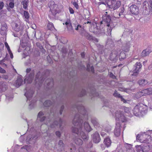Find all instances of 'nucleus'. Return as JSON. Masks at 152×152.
I'll return each mask as SVG.
<instances>
[{
	"label": "nucleus",
	"mask_w": 152,
	"mask_h": 152,
	"mask_svg": "<svg viewBox=\"0 0 152 152\" xmlns=\"http://www.w3.org/2000/svg\"><path fill=\"white\" fill-rule=\"evenodd\" d=\"M82 119L80 118L79 115H76L75 116L73 123L75 127H73L72 132L77 135L75 137L74 141L76 145L79 146L82 145L83 141L81 139L78 137V135H80L84 140H87L88 139V135L86 134L83 131H81L82 130Z\"/></svg>",
	"instance_id": "1"
},
{
	"label": "nucleus",
	"mask_w": 152,
	"mask_h": 152,
	"mask_svg": "<svg viewBox=\"0 0 152 152\" xmlns=\"http://www.w3.org/2000/svg\"><path fill=\"white\" fill-rule=\"evenodd\" d=\"M148 106L142 103L137 104L134 107L133 110V113L136 116L141 113H144L148 110Z\"/></svg>",
	"instance_id": "2"
},
{
	"label": "nucleus",
	"mask_w": 152,
	"mask_h": 152,
	"mask_svg": "<svg viewBox=\"0 0 152 152\" xmlns=\"http://www.w3.org/2000/svg\"><path fill=\"white\" fill-rule=\"evenodd\" d=\"M108 7L114 10L118 9L121 5V2L116 0H109L107 3Z\"/></svg>",
	"instance_id": "3"
},
{
	"label": "nucleus",
	"mask_w": 152,
	"mask_h": 152,
	"mask_svg": "<svg viewBox=\"0 0 152 152\" xmlns=\"http://www.w3.org/2000/svg\"><path fill=\"white\" fill-rule=\"evenodd\" d=\"M107 18H108V20L107 19H106L107 20H105V21L107 22L106 25L107 27V31L106 32L107 34L108 35L110 36L111 34L112 30L113 28L114 27V26L113 25L112 23L110 22L111 19L110 17L109 16H108Z\"/></svg>",
	"instance_id": "4"
},
{
	"label": "nucleus",
	"mask_w": 152,
	"mask_h": 152,
	"mask_svg": "<svg viewBox=\"0 0 152 152\" xmlns=\"http://www.w3.org/2000/svg\"><path fill=\"white\" fill-rule=\"evenodd\" d=\"M152 94V88H149L142 90L137 93V95H139L140 97L144 96L149 95Z\"/></svg>",
	"instance_id": "5"
},
{
	"label": "nucleus",
	"mask_w": 152,
	"mask_h": 152,
	"mask_svg": "<svg viewBox=\"0 0 152 152\" xmlns=\"http://www.w3.org/2000/svg\"><path fill=\"white\" fill-rule=\"evenodd\" d=\"M49 7L50 8V10L51 12L53 15H55L57 13V6L55 4V2L53 1H51L48 4Z\"/></svg>",
	"instance_id": "6"
},
{
	"label": "nucleus",
	"mask_w": 152,
	"mask_h": 152,
	"mask_svg": "<svg viewBox=\"0 0 152 152\" xmlns=\"http://www.w3.org/2000/svg\"><path fill=\"white\" fill-rule=\"evenodd\" d=\"M152 139L151 136L145 135V136H142L140 137V142L142 143H149L152 141Z\"/></svg>",
	"instance_id": "7"
},
{
	"label": "nucleus",
	"mask_w": 152,
	"mask_h": 152,
	"mask_svg": "<svg viewBox=\"0 0 152 152\" xmlns=\"http://www.w3.org/2000/svg\"><path fill=\"white\" fill-rule=\"evenodd\" d=\"M93 141L95 143H99L101 140L100 135L97 132H95L92 135Z\"/></svg>",
	"instance_id": "8"
},
{
	"label": "nucleus",
	"mask_w": 152,
	"mask_h": 152,
	"mask_svg": "<svg viewBox=\"0 0 152 152\" xmlns=\"http://www.w3.org/2000/svg\"><path fill=\"white\" fill-rule=\"evenodd\" d=\"M152 7V2L151 0H148V1H145L143 4V9L147 10L148 9H151Z\"/></svg>",
	"instance_id": "9"
},
{
	"label": "nucleus",
	"mask_w": 152,
	"mask_h": 152,
	"mask_svg": "<svg viewBox=\"0 0 152 152\" xmlns=\"http://www.w3.org/2000/svg\"><path fill=\"white\" fill-rule=\"evenodd\" d=\"M141 64L140 62H137L134 65L135 69L133 71L134 75H136L138 73L142 67Z\"/></svg>",
	"instance_id": "10"
},
{
	"label": "nucleus",
	"mask_w": 152,
	"mask_h": 152,
	"mask_svg": "<svg viewBox=\"0 0 152 152\" xmlns=\"http://www.w3.org/2000/svg\"><path fill=\"white\" fill-rule=\"evenodd\" d=\"M130 11L133 14L137 15L139 12V9L134 4L130 7Z\"/></svg>",
	"instance_id": "11"
},
{
	"label": "nucleus",
	"mask_w": 152,
	"mask_h": 152,
	"mask_svg": "<svg viewBox=\"0 0 152 152\" xmlns=\"http://www.w3.org/2000/svg\"><path fill=\"white\" fill-rule=\"evenodd\" d=\"M118 53L117 50H113L110 55V58L111 60H113L115 59L118 55Z\"/></svg>",
	"instance_id": "12"
},
{
	"label": "nucleus",
	"mask_w": 152,
	"mask_h": 152,
	"mask_svg": "<svg viewBox=\"0 0 152 152\" xmlns=\"http://www.w3.org/2000/svg\"><path fill=\"white\" fill-rule=\"evenodd\" d=\"M64 145L63 141L61 140H60L58 142V147H56V148L58 149V150L62 151L64 150Z\"/></svg>",
	"instance_id": "13"
},
{
	"label": "nucleus",
	"mask_w": 152,
	"mask_h": 152,
	"mask_svg": "<svg viewBox=\"0 0 152 152\" xmlns=\"http://www.w3.org/2000/svg\"><path fill=\"white\" fill-rule=\"evenodd\" d=\"M151 52V49L149 48H147L142 51L141 54V56L142 57L147 56Z\"/></svg>",
	"instance_id": "14"
},
{
	"label": "nucleus",
	"mask_w": 152,
	"mask_h": 152,
	"mask_svg": "<svg viewBox=\"0 0 152 152\" xmlns=\"http://www.w3.org/2000/svg\"><path fill=\"white\" fill-rule=\"evenodd\" d=\"M65 24L66 25V28L68 31L73 30V27L70 19L67 20L66 21L65 23Z\"/></svg>",
	"instance_id": "15"
},
{
	"label": "nucleus",
	"mask_w": 152,
	"mask_h": 152,
	"mask_svg": "<svg viewBox=\"0 0 152 152\" xmlns=\"http://www.w3.org/2000/svg\"><path fill=\"white\" fill-rule=\"evenodd\" d=\"M120 12H116L113 14V16L116 18H119L121 15L123 14L124 12V8H122L120 10Z\"/></svg>",
	"instance_id": "16"
},
{
	"label": "nucleus",
	"mask_w": 152,
	"mask_h": 152,
	"mask_svg": "<svg viewBox=\"0 0 152 152\" xmlns=\"http://www.w3.org/2000/svg\"><path fill=\"white\" fill-rule=\"evenodd\" d=\"M7 27V25L5 23L1 25V33L2 35H4L5 34Z\"/></svg>",
	"instance_id": "17"
},
{
	"label": "nucleus",
	"mask_w": 152,
	"mask_h": 152,
	"mask_svg": "<svg viewBox=\"0 0 152 152\" xmlns=\"http://www.w3.org/2000/svg\"><path fill=\"white\" fill-rule=\"evenodd\" d=\"M23 29V27L21 26L20 23H19L18 24L16 23H15V26L14 27V30L15 31L19 32Z\"/></svg>",
	"instance_id": "18"
},
{
	"label": "nucleus",
	"mask_w": 152,
	"mask_h": 152,
	"mask_svg": "<svg viewBox=\"0 0 152 152\" xmlns=\"http://www.w3.org/2000/svg\"><path fill=\"white\" fill-rule=\"evenodd\" d=\"M7 88L6 83L4 82H0V90L2 91H4Z\"/></svg>",
	"instance_id": "19"
},
{
	"label": "nucleus",
	"mask_w": 152,
	"mask_h": 152,
	"mask_svg": "<svg viewBox=\"0 0 152 152\" xmlns=\"http://www.w3.org/2000/svg\"><path fill=\"white\" fill-rule=\"evenodd\" d=\"M104 144L107 147L110 146L111 143V140L109 137L105 138L104 140Z\"/></svg>",
	"instance_id": "20"
},
{
	"label": "nucleus",
	"mask_w": 152,
	"mask_h": 152,
	"mask_svg": "<svg viewBox=\"0 0 152 152\" xmlns=\"http://www.w3.org/2000/svg\"><path fill=\"white\" fill-rule=\"evenodd\" d=\"M23 82V80L20 78H18L16 81L15 86L17 88H18L20 86Z\"/></svg>",
	"instance_id": "21"
},
{
	"label": "nucleus",
	"mask_w": 152,
	"mask_h": 152,
	"mask_svg": "<svg viewBox=\"0 0 152 152\" xmlns=\"http://www.w3.org/2000/svg\"><path fill=\"white\" fill-rule=\"evenodd\" d=\"M84 126L85 129L86 131L89 132L92 129L88 123L87 122H85Z\"/></svg>",
	"instance_id": "22"
},
{
	"label": "nucleus",
	"mask_w": 152,
	"mask_h": 152,
	"mask_svg": "<svg viewBox=\"0 0 152 152\" xmlns=\"http://www.w3.org/2000/svg\"><path fill=\"white\" fill-rule=\"evenodd\" d=\"M115 115L116 120H118L123 115L122 112L120 110L117 111L115 113Z\"/></svg>",
	"instance_id": "23"
},
{
	"label": "nucleus",
	"mask_w": 152,
	"mask_h": 152,
	"mask_svg": "<svg viewBox=\"0 0 152 152\" xmlns=\"http://www.w3.org/2000/svg\"><path fill=\"white\" fill-rule=\"evenodd\" d=\"M47 29L50 31H53L55 28L53 24L51 22H49L47 25Z\"/></svg>",
	"instance_id": "24"
},
{
	"label": "nucleus",
	"mask_w": 152,
	"mask_h": 152,
	"mask_svg": "<svg viewBox=\"0 0 152 152\" xmlns=\"http://www.w3.org/2000/svg\"><path fill=\"white\" fill-rule=\"evenodd\" d=\"M84 36L89 40H94L93 37L86 32H85L84 33Z\"/></svg>",
	"instance_id": "25"
},
{
	"label": "nucleus",
	"mask_w": 152,
	"mask_h": 152,
	"mask_svg": "<svg viewBox=\"0 0 152 152\" xmlns=\"http://www.w3.org/2000/svg\"><path fill=\"white\" fill-rule=\"evenodd\" d=\"M24 16L25 18V21L28 22L29 21V14L28 12L26 11H24L23 12Z\"/></svg>",
	"instance_id": "26"
},
{
	"label": "nucleus",
	"mask_w": 152,
	"mask_h": 152,
	"mask_svg": "<svg viewBox=\"0 0 152 152\" xmlns=\"http://www.w3.org/2000/svg\"><path fill=\"white\" fill-rule=\"evenodd\" d=\"M34 70H33L31 71V73H30L29 75L28 78L27 79L28 80L29 79H30V82H28V83H31L33 80V78H34Z\"/></svg>",
	"instance_id": "27"
},
{
	"label": "nucleus",
	"mask_w": 152,
	"mask_h": 152,
	"mask_svg": "<svg viewBox=\"0 0 152 152\" xmlns=\"http://www.w3.org/2000/svg\"><path fill=\"white\" fill-rule=\"evenodd\" d=\"M23 7L25 10H26L28 6V0H24L22 2Z\"/></svg>",
	"instance_id": "28"
},
{
	"label": "nucleus",
	"mask_w": 152,
	"mask_h": 152,
	"mask_svg": "<svg viewBox=\"0 0 152 152\" xmlns=\"http://www.w3.org/2000/svg\"><path fill=\"white\" fill-rule=\"evenodd\" d=\"M138 83L140 85L143 86L146 84L147 82L145 79H141L138 81Z\"/></svg>",
	"instance_id": "29"
},
{
	"label": "nucleus",
	"mask_w": 152,
	"mask_h": 152,
	"mask_svg": "<svg viewBox=\"0 0 152 152\" xmlns=\"http://www.w3.org/2000/svg\"><path fill=\"white\" fill-rule=\"evenodd\" d=\"M44 115L43 113L41 111L40 112L38 115V118H40V121H44L46 117L45 116L42 117L41 118V116Z\"/></svg>",
	"instance_id": "30"
},
{
	"label": "nucleus",
	"mask_w": 152,
	"mask_h": 152,
	"mask_svg": "<svg viewBox=\"0 0 152 152\" xmlns=\"http://www.w3.org/2000/svg\"><path fill=\"white\" fill-rule=\"evenodd\" d=\"M137 152H143V146L142 145H137L136 146Z\"/></svg>",
	"instance_id": "31"
},
{
	"label": "nucleus",
	"mask_w": 152,
	"mask_h": 152,
	"mask_svg": "<svg viewBox=\"0 0 152 152\" xmlns=\"http://www.w3.org/2000/svg\"><path fill=\"white\" fill-rule=\"evenodd\" d=\"M120 129L119 128H115L114 130L115 135L117 137L119 136L120 135Z\"/></svg>",
	"instance_id": "32"
},
{
	"label": "nucleus",
	"mask_w": 152,
	"mask_h": 152,
	"mask_svg": "<svg viewBox=\"0 0 152 152\" xmlns=\"http://www.w3.org/2000/svg\"><path fill=\"white\" fill-rule=\"evenodd\" d=\"M126 57L125 53L124 52L122 51L121 52L119 56V58L121 60L124 59Z\"/></svg>",
	"instance_id": "33"
},
{
	"label": "nucleus",
	"mask_w": 152,
	"mask_h": 152,
	"mask_svg": "<svg viewBox=\"0 0 152 152\" xmlns=\"http://www.w3.org/2000/svg\"><path fill=\"white\" fill-rule=\"evenodd\" d=\"M124 48L123 49L125 52H127L129 51L130 47V45L129 43L126 44L125 46H124Z\"/></svg>",
	"instance_id": "34"
},
{
	"label": "nucleus",
	"mask_w": 152,
	"mask_h": 152,
	"mask_svg": "<svg viewBox=\"0 0 152 152\" xmlns=\"http://www.w3.org/2000/svg\"><path fill=\"white\" fill-rule=\"evenodd\" d=\"M52 103L50 100L46 101L44 103V105L45 107H49L51 105Z\"/></svg>",
	"instance_id": "35"
},
{
	"label": "nucleus",
	"mask_w": 152,
	"mask_h": 152,
	"mask_svg": "<svg viewBox=\"0 0 152 152\" xmlns=\"http://www.w3.org/2000/svg\"><path fill=\"white\" fill-rule=\"evenodd\" d=\"M143 152L148 151L150 150V147L148 145H143Z\"/></svg>",
	"instance_id": "36"
},
{
	"label": "nucleus",
	"mask_w": 152,
	"mask_h": 152,
	"mask_svg": "<svg viewBox=\"0 0 152 152\" xmlns=\"http://www.w3.org/2000/svg\"><path fill=\"white\" fill-rule=\"evenodd\" d=\"M125 147L126 148V152L127 151V150H131V149H133V148L132 147V145L130 144L126 143L125 145Z\"/></svg>",
	"instance_id": "37"
},
{
	"label": "nucleus",
	"mask_w": 152,
	"mask_h": 152,
	"mask_svg": "<svg viewBox=\"0 0 152 152\" xmlns=\"http://www.w3.org/2000/svg\"><path fill=\"white\" fill-rule=\"evenodd\" d=\"M91 121L92 123L93 124L94 126H97L99 124L98 122L97 121L96 119H92L91 120Z\"/></svg>",
	"instance_id": "38"
},
{
	"label": "nucleus",
	"mask_w": 152,
	"mask_h": 152,
	"mask_svg": "<svg viewBox=\"0 0 152 152\" xmlns=\"http://www.w3.org/2000/svg\"><path fill=\"white\" fill-rule=\"evenodd\" d=\"M110 130V129H109V130L106 131L102 130L101 133V135L103 137H104L106 135V134L105 132H108Z\"/></svg>",
	"instance_id": "39"
},
{
	"label": "nucleus",
	"mask_w": 152,
	"mask_h": 152,
	"mask_svg": "<svg viewBox=\"0 0 152 152\" xmlns=\"http://www.w3.org/2000/svg\"><path fill=\"white\" fill-rule=\"evenodd\" d=\"M9 7L11 9L13 8L14 7V0H12V1L10 2L9 4Z\"/></svg>",
	"instance_id": "40"
},
{
	"label": "nucleus",
	"mask_w": 152,
	"mask_h": 152,
	"mask_svg": "<svg viewBox=\"0 0 152 152\" xmlns=\"http://www.w3.org/2000/svg\"><path fill=\"white\" fill-rule=\"evenodd\" d=\"M113 95L114 96L118 98H120L121 96L116 91H115L114 93L113 94Z\"/></svg>",
	"instance_id": "41"
},
{
	"label": "nucleus",
	"mask_w": 152,
	"mask_h": 152,
	"mask_svg": "<svg viewBox=\"0 0 152 152\" xmlns=\"http://www.w3.org/2000/svg\"><path fill=\"white\" fill-rule=\"evenodd\" d=\"M72 4L74 5V6L75 7L76 9L77 10L79 9V5L76 2H74Z\"/></svg>",
	"instance_id": "42"
},
{
	"label": "nucleus",
	"mask_w": 152,
	"mask_h": 152,
	"mask_svg": "<svg viewBox=\"0 0 152 152\" xmlns=\"http://www.w3.org/2000/svg\"><path fill=\"white\" fill-rule=\"evenodd\" d=\"M123 109L124 112L126 113H128L129 112V109L128 107H124L123 108Z\"/></svg>",
	"instance_id": "43"
},
{
	"label": "nucleus",
	"mask_w": 152,
	"mask_h": 152,
	"mask_svg": "<svg viewBox=\"0 0 152 152\" xmlns=\"http://www.w3.org/2000/svg\"><path fill=\"white\" fill-rule=\"evenodd\" d=\"M4 45H5V47H6L8 51H10V50H11L10 49V47L9 46L8 43H7V42H5L4 43Z\"/></svg>",
	"instance_id": "44"
},
{
	"label": "nucleus",
	"mask_w": 152,
	"mask_h": 152,
	"mask_svg": "<svg viewBox=\"0 0 152 152\" xmlns=\"http://www.w3.org/2000/svg\"><path fill=\"white\" fill-rule=\"evenodd\" d=\"M4 7V3L3 1L0 2V10L2 9Z\"/></svg>",
	"instance_id": "45"
},
{
	"label": "nucleus",
	"mask_w": 152,
	"mask_h": 152,
	"mask_svg": "<svg viewBox=\"0 0 152 152\" xmlns=\"http://www.w3.org/2000/svg\"><path fill=\"white\" fill-rule=\"evenodd\" d=\"M69 10L70 14H73L74 13V10L72 7H69Z\"/></svg>",
	"instance_id": "46"
},
{
	"label": "nucleus",
	"mask_w": 152,
	"mask_h": 152,
	"mask_svg": "<svg viewBox=\"0 0 152 152\" xmlns=\"http://www.w3.org/2000/svg\"><path fill=\"white\" fill-rule=\"evenodd\" d=\"M6 72V71L0 67V72L2 73H5Z\"/></svg>",
	"instance_id": "47"
},
{
	"label": "nucleus",
	"mask_w": 152,
	"mask_h": 152,
	"mask_svg": "<svg viewBox=\"0 0 152 152\" xmlns=\"http://www.w3.org/2000/svg\"><path fill=\"white\" fill-rule=\"evenodd\" d=\"M64 109V106H63V105L61 107V109H60V115L62 114V112H63Z\"/></svg>",
	"instance_id": "48"
},
{
	"label": "nucleus",
	"mask_w": 152,
	"mask_h": 152,
	"mask_svg": "<svg viewBox=\"0 0 152 152\" xmlns=\"http://www.w3.org/2000/svg\"><path fill=\"white\" fill-rule=\"evenodd\" d=\"M9 54H10V58H13V55L11 50L8 51Z\"/></svg>",
	"instance_id": "49"
},
{
	"label": "nucleus",
	"mask_w": 152,
	"mask_h": 152,
	"mask_svg": "<svg viewBox=\"0 0 152 152\" xmlns=\"http://www.w3.org/2000/svg\"><path fill=\"white\" fill-rule=\"evenodd\" d=\"M56 134L57 136L58 137H60L61 136V133L59 131H56Z\"/></svg>",
	"instance_id": "50"
},
{
	"label": "nucleus",
	"mask_w": 152,
	"mask_h": 152,
	"mask_svg": "<svg viewBox=\"0 0 152 152\" xmlns=\"http://www.w3.org/2000/svg\"><path fill=\"white\" fill-rule=\"evenodd\" d=\"M110 77H111V78H112L113 79H115V78H116L115 76V75H114L113 74V73H112L111 72L110 73Z\"/></svg>",
	"instance_id": "51"
},
{
	"label": "nucleus",
	"mask_w": 152,
	"mask_h": 152,
	"mask_svg": "<svg viewBox=\"0 0 152 152\" xmlns=\"http://www.w3.org/2000/svg\"><path fill=\"white\" fill-rule=\"evenodd\" d=\"M120 98H121V101L123 102L124 103H126V100L122 96Z\"/></svg>",
	"instance_id": "52"
},
{
	"label": "nucleus",
	"mask_w": 152,
	"mask_h": 152,
	"mask_svg": "<svg viewBox=\"0 0 152 152\" xmlns=\"http://www.w3.org/2000/svg\"><path fill=\"white\" fill-rule=\"evenodd\" d=\"M78 150L79 152H85L83 149L81 147Z\"/></svg>",
	"instance_id": "53"
},
{
	"label": "nucleus",
	"mask_w": 152,
	"mask_h": 152,
	"mask_svg": "<svg viewBox=\"0 0 152 152\" xmlns=\"http://www.w3.org/2000/svg\"><path fill=\"white\" fill-rule=\"evenodd\" d=\"M2 78L5 79H7L8 78V76L6 75H2Z\"/></svg>",
	"instance_id": "54"
},
{
	"label": "nucleus",
	"mask_w": 152,
	"mask_h": 152,
	"mask_svg": "<svg viewBox=\"0 0 152 152\" xmlns=\"http://www.w3.org/2000/svg\"><path fill=\"white\" fill-rule=\"evenodd\" d=\"M90 64H88L87 65L86 70L88 71H90Z\"/></svg>",
	"instance_id": "55"
},
{
	"label": "nucleus",
	"mask_w": 152,
	"mask_h": 152,
	"mask_svg": "<svg viewBox=\"0 0 152 152\" xmlns=\"http://www.w3.org/2000/svg\"><path fill=\"white\" fill-rule=\"evenodd\" d=\"M79 28H81V26L80 25H77L76 27L75 28V29L77 31L78 30Z\"/></svg>",
	"instance_id": "56"
},
{
	"label": "nucleus",
	"mask_w": 152,
	"mask_h": 152,
	"mask_svg": "<svg viewBox=\"0 0 152 152\" xmlns=\"http://www.w3.org/2000/svg\"><path fill=\"white\" fill-rule=\"evenodd\" d=\"M90 70H91V71L93 73H94V68L93 66L91 67Z\"/></svg>",
	"instance_id": "57"
},
{
	"label": "nucleus",
	"mask_w": 152,
	"mask_h": 152,
	"mask_svg": "<svg viewBox=\"0 0 152 152\" xmlns=\"http://www.w3.org/2000/svg\"><path fill=\"white\" fill-rule=\"evenodd\" d=\"M40 73V72H38L37 73V74L36 75L35 80H37L38 79V78H39L38 75H39Z\"/></svg>",
	"instance_id": "58"
},
{
	"label": "nucleus",
	"mask_w": 152,
	"mask_h": 152,
	"mask_svg": "<svg viewBox=\"0 0 152 152\" xmlns=\"http://www.w3.org/2000/svg\"><path fill=\"white\" fill-rule=\"evenodd\" d=\"M126 152H135L134 150V149H131V150H127V151Z\"/></svg>",
	"instance_id": "59"
},
{
	"label": "nucleus",
	"mask_w": 152,
	"mask_h": 152,
	"mask_svg": "<svg viewBox=\"0 0 152 152\" xmlns=\"http://www.w3.org/2000/svg\"><path fill=\"white\" fill-rule=\"evenodd\" d=\"M31 71V69L30 68H27L26 70V72L27 73H29Z\"/></svg>",
	"instance_id": "60"
},
{
	"label": "nucleus",
	"mask_w": 152,
	"mask_h": 152,
	"mask_svg": "<svg viewBox=\"0 0 152 152\" xmlns=\"http://www.w3.org/2000/svg\"><path fill=\"white\" fill-rule=\"evenodd\" d=\"M81 56L82 58H84L85 55L84 52L82 53L81 54Z\"/></svg>",
	"instance_id": "61"
},
{
	"label": "nucleus",
	"mask_w": 152,
	"mask_h": 152,
	"mask_svg": "<svg viewBox=\"0 0 152 152\" xmlns=\"http://www.w3.org/2000/svg\"><path fill=\"white\" fill-rule=\"evenodd\" d=\"M94 40H94V41L98 42V40L97 39H96L95 38H94Z\"/></svg>",
	"instance_id": "62"
},
{
	"label": "nucleus",
	"mask_w": 152,
	"mask_h": 152,
	"mask_svg": "<svg viewBox=\"0 0 152 152\" xmlns=\"http://www.w3.org/2000/svg\"><path fill=\"white\" fill-rule=\"evenodd\" d=\"M119 90L122 91H124V89L123 88H119Z\"/></svg>",
	"instance_id": "63"
},
{
	"label": "nucleus",
	"mask_w": 152,
	"mask_h": 152,
	"mask_svg": "<svg viewBox=\"0 0 152 152\" xmlns=\"http://www.w3.org/2000/svg\"><path fill=\"white\" fill-rule=\"evenodd\" d=\"M25 95L26 96V97H27V99H28V97L27 95V93H26L25 94Z\"/></svg>",
	"instance_id": "64"
}]
</instances>
